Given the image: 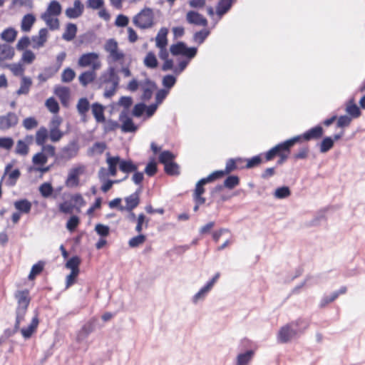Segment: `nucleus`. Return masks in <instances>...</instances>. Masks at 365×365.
Wrapping results in <instances>:
<instances>
[{"label":"nucleus","mask_w":365,"mask_h":365,"mask_svg":"<svg viewBox=\"0 0 365 365\" xmlns=\"http://www.w3.org/2000/svg\"><path fill=\"white\" fill-rule=\"evenodd\" d=\"M46 106L48 110L53 113H56L59 110L58 102L53 98H49L46 101Z\"/></svg>","instance_id":"52"},{"label":"nucleus","mask_w":365,"mask_h":365,"mask_svg":"<svg viewBox=\"0 0 365 365\" xmlns=\"http://www.w3.org/2000/svg\"><path fill=\"white\" fill-rule=\"evenodd\" d=\"M140 87L143 90L142 99L144 101L150 99L156 88L155 83L149 79L140 81Z\"/></svg>","instance_id":"10"},{"label":"nucleus","mask_w":365,"mask_h":365,"mask_svg":"<svg viewBox=\"0 0 365 365\" xmlns=\"http://www.w3.org/2000/svg\"><path fill=\"white\" fill-rule=\"evenodd\" d=\"M120 158L119 156H110L107 153L106 163L108 167V174L113 177L117 174V167L120 168Z\"/></svg>","instance_id":"18"},{"label":"nucleus","mask_w":365,"mask_h":365,"mask_svg":"<svg viewBox=\"0 0 365 365\" xmlns=\"http://www.w3.org/2000/svg\"><path fill=\"white\" fill-rule=\"evenodd\" d=\"M144 64L150 68H155L158 66V61L155 55L153 52H149L144 59Z\"/></svg>","instance_id":"46"},{"label":"nucleus","mask_w":365,"mask_h":365,"mask_svg":"<svg viewBox=\"0 0 365 365\" xmlns=\"http://www.w3.org/2000/svg\"><path fill=\"white\" fill-rule=\"evenodd\" d=\"M300 141V137H294L290 138L282 143H279L276 145L277 149L278 150L279 155L282 154L284 151H289V149L292 146H293L296 143Z\"/></svg>","instance_id":"27"},{"label":"nucleus","mask_w":365,"mask_h":365,"mask_svg":"<svg viewBox=\"0 0 365 365\" xmlns=\"http://www.w3.org/2000/svg\"><path fill=\"white\" fill-rule=\"evenodd\" d=\"M338 297H339V293H331L329 296L323 297L320 301L319 307H324L328 304L334 302Z\"/></svg>","instance_id":"63"},{"label":"nucleus","mask_w":365,"mask_h":365,"mask_svg":"<svg viewBox=\"0 0 365 365\" xmlns=\"http://www.w3.org/2000/svg\"><path fill=\"white\" fill-rule=\"evenodd\" d=\"M18 298L19 307L20 309V312H22V314L24 315L26 313V310L29 304V299L28 298V294L25 292H20L16 295Z\"/></svg>","instance_id":"29"},{"label":"nucleus","mask_w":365,"mask_h":365,"mask_svg":"<svg viewBox=\"0 0 365 365\" xmlns=\"http://www.w3.org/2000/svg\"><path fill=\"white\" fill-rule=\"evenodd\" d=\"M38 324V319L37 316H35L30 324L26 328H23L21 332L23 336L26 339L29 338L32 334L35 331Z\"/></svg>","instance_id":"28"},{"label":"nucleus","mask_w":365,"mask_h":365,"mask_svg":"<svg viewBox=\"0 0 365 365\" xmlns=\"http://www.w3.org/2000/svg\"><path fill=\"white\" fill-rule=\"evenodd\" d=\"M244 162H245V160L242 158H240L228 160L226 163L225 169L224 170L225 173L227 175L236 169L242 168L244 166L238 165V163H244Z\"/></svg>","instance_id":"34"},{"label":"nucleus","mask_w":365,"mask_h":365,"mask_svg":"<svg viewBox=\"0 0 365 365\" xmlns=\"http://www.w3.org/2000/svg\"><path fill=\"white\" fill-rule=\"evenodd\" d=\"M14 141L10 137H0V148L9 150L14 146Z\"/></svg>","instance_id":"53"},{"label":"nucleus","mask_w":365,"mask_h":365,"mask_svg":"<svg viewBox=\"0 0 365 365\" xmlns=\"http://www.w3.org/2000/svg\"><path fill=\"white\" fill-rule=\"evenodd\" d=\"M96 71H87L83 72L79 76V81L80 83L86 86L88 83L93 82L96 78Z\"/></svg>","instance_id":"38"},{"label":"nucleus","mask_w":365,"mask_h":365,"mask_svg":"<svg viewBox=\"0 0 365 365\" xmlns=\"http://www.w3.org/2000/svg\"><path fill=\"white\" fill-rule=\"evenodd\" d=\"M168 29L165 27L161 28L155 36L156 47H166L168 45L167 36Z\"/></svg>","instance_id":"23"},{"label":"nucleus","mask_w":365,"mask_h":365,"mask_svg":"<svg viewBox=\"0 0 365 365\" xmlns=\"http://www.w3.org/2000/svg\"><path fill=\"white\" fill-rule=\"evenodd\" d=\"M334 145V140L330 137H326L323 139L320 144V151L321 153H327L329 151Z\"/></svg>","instance_id":"50"},{"label":"nucleus","mask_w":365,"mask_h":365,"mask_svg":"<svg viewBox=\"0 0 365 365\" xmlns=\"http://www.w3.org/2000/svg\"><path fill=\"white\" fill-rule=\"evenodd\" d=\"M133 24L141 29H146L154 25V14L150 8H145L133 17Z\"/></svg>","instance_id":"3"},{"label":"nucleus","mask_w":365,"mask_h":365,"mask_svg":"<svg viewBox=\"0 0 365 365\" xmlns=\"http://www.w3.org/2000/svg\"><path fill=\"white\" fill-rule=\"evenodd\" d=\"M61 10L62 8L60 3L56 0H53L50 2L46 11L43 13V14L57 16L61 14Z\"/></svg>","instance_id":"31"},{"label":"nucleus","mask_w":365,"mask_h":365,"mask_svg":"<svg viewBox=\"0 0 365 365\" xmlns=\"http://www.w3.org/2000/svg\"><path fill=\"white\" fill-rule=\"evenodd\" d=\"M240 183V179L236 175H230L227 178L224 182V185L225 187L228 189H233L235 187L237 186Z\"/></svg>","instance_id":"49"},{"label":"nucleus","mask_w":365,"mask_h":365,"mask_svg":"<svg viewBox=\"0 0 365 365\" xmlns=\"http://www.w3.org/2000/svg\"><path fill=\"white\" fill-rule=\"evenodd\" d=\"M174 158L175 155L170 151H163L159 155V161L164 165L172 163Z\"/></svg>","instance_id":"51"},{"label":"nucleus","mask_w":365,"mask_h":365,"mask_svg":"<svg viewBox=\"0 0 365 365\" xmlns=\"http://www.w3.org/2000/svg\"><path fill=\"white\" fill-rule=\"evenodd\" d=\"M14 54L15 51L11 46L7 43L0 44V62L12 59Z\"/></svg>","instance_id":"20"},{"label":"nucleus","mask_w":365,"mask_h":365,"mask_svg":"<svg viewBox=\"0 0 365 365\" xmlns=\"http://www.w3.org/2000/svg\"><path fill=\"white\" fill-rule=\"evenodd\" d=\"M86 167L79 165L72 168L69 172L66 180V185L68 187H75L79 185V177L85 172Z\"/></svg>","instance_id":"7"},{"label":"nucleus","mask_w":365,"mask_h":365,"mask_svg":"<svg viewBox=\"0 0 365 365\" xmlns=\"http://www.w3.org/2000/svg\"><path fill=\"white\" fill-rule=\"evenodd\" d=\"M23 126L26 130H31L38 126V121L34 117H29L23 120Z\"/></svg>","instance_id":"62"},{"label":"nucleus","mask_w":365,"mask_h":365,"mask_svg":"<svg viewBox=\"0 0 365 365\" xmlns=\"http://www.w3.org/2000/svg\"><path fill=\"white\" fill-rule=\"evenodd\" d=\"M31 85L32 80L30 77L22 76L20 88L16 91V94L18 96L27 95L29 93Z\"/></svg>","instance_id":"24"},{"label":"nucleus","mask_w":365,"mask_h":365,"mask_svg":"<svg viewBox=\"0 0 365 365\" xmlns=\"http://www.w3.org/2000/svg\"><path fill=\"white\" fill-rule=\"evenodd\" d=\"M126 206L125 209L128 211H132L139 204V195L135 192L125 199Z\"/></svg>","instance_id":"33"},{"label":"nucleus","mask_w":365,"mask_h":365,"mask_svg":"<svg viewBox=\"0 0 365 365\" xmlns=\"http://www.w3.org/2000/svg\"><path fill=\"white\" fill-rule=\"evenodd\" d=\"M16 35L17 32L14 29L8 28L1 34V38L6 42L11 43L16 39Z\"/></svg>","instance_id":"41"},{"label":"nucleus","mask_w":365,"mask_h":365,"mask_svg":"<svg viewBox=\"0 0 365 365\" xmlns=\"http://www.w3.org/2000/svg\"><path fill=\"white\" fill-rule=\"evenodd\" d=\"M12 168L13 165L11 163L6 165L4 176L1 178L3 180L4 178H6L5 183L9 187L14 186L21 175V172L19 169L16 168L11 170Z\"/></svg>","instance_id":"8"},{"label":"nucleus","mask_w":365,"mask_h":365,"mask_svg":"<svg viewBox=\"0 0 365 365\" xmlns=\"http://www.w3.org/2000/svg\"><path fill=\"white\" fill-rule=\"evenodd\" d=\"M94 331V324L89 322L85 324L82 328L78 331L76 335V341L79 343L87 339L90 334Z\"/></svg>","instance_id":"17"},{"label":"nucleus","mask_w":365,"mask_h":365,"mask_svg":"<svg viewBox=\"0 0 365 365\" xmlns=\"http://www.w3.org/2000/svg\"><path fill=\"white\" fill-rule=\"evenodd\" d=\"M48 34V32L46 29H40L38 34L31 38L32 47L35 49L43 47L47 41Z\"/></svg>","instance_id":"13"},{"label":"nucleus","mask_w":365,"mask_h":365,"mask_svg":"<svg viewBox=\"0 0 365 365\" xmlns=\"http://www.w3.org/2000/svg\"><path fill=\"white\" fill-rule=\"evenodd\" d=\"M232 2V0H221L219 2L216 11L220 18L230 9Z\"/></svg>","instance_id":"36"},{"label":"nucleus","mask_w":365,"mask_h":365,"mask_svg":"<svg viewBox=\"0 0 365 365\" xmlns=\"http://www.w3.org/2000/svg\"><path fill=\"white\" fill-rule=\"evenodd\" d=\"M43 269V263L41 262H39L33 265L31 270L30 272V274L29 275V279H33L35 278L36 275L40 274L41 271Z\"/></svg>","instance_id":"58"},{"label":"nucleus","mask_w":365,"mask_h":365,"mask_svg":"<svg viewBox=\"0 0 365 365\" xmlns=\"http://www.w3.org/2000/svg\"><path fill=\"white\" fill-rule=\"evenodd\" d=\"M84 11V6L80 0H75L73 6L66 9L65 14L69 19H77L81 16Z\"/></svg>","instance_id":"11"},{"label":"nucleus","mask_w":365,"mask_h":365,"mask_svg":"<svg viewBox=\"0 0 365 365\" xmlns=\"http://www.w3.org/2000/svg\"><path fill=\"white\" fill-rule=\"evenodd\" d=\"M99 86L104 89L103 96L110 98L113 96L119 87L120 77L113 66H110L99 78Z\"/></svg>","instance_id":"1"},{"label":"nucleus","mask_w":365,"mask_h":365,"mask_svg":"<svg viewBox=\"0 0 365 365\" xmlns=\"http://www.w3.org/2000/svg\"><path fill=\"white\" fill-rule=\"evenodd\" d=\"M119 169L123 173L128 174L132 172H135L138 169V167L131 160H123L120 158ZM127 178H128V175H125V177L123 178V180H125Z\"/></svg>","instance_id":"25"},{"label":"nucleus","mask_w":365,"mask_h":365,"mask_svg":"<svg viewBox=\"0 0 365 365\" xmlns=\"http://www.w3.org/2000/svg\"><path fill=\"white\" fill-rule=\"evenodd\" d=\"M104 48L110 54L118 49V45L115 40L110 38L106 41Z\"/></svg>","instance_id":"61"},{"label":"nucleus","mask_w":365,"mask_h":365,"mask_svg":"<svg viewBox=\"0 0 365 365\" xmlns=\"http://www.w3.org/2000/svg\"><path fill=\"white\" fill-rule=\"evenodd\" d=\"M219 277L220 273H216L211 279H210L203 287L200 289L197 293H195L192 297L191 302L195 305L198 304L200 302H202L206 299L210 292L212 289Z\"/></svg>","instance_id":"5"},{"label":"nucleus","mask_w":365,"mask_h":365,"mask_svg":"<svg viewBox=\"0 0 365 365\" xmlns=\"http://www.w3.org/2000/svg\"><path fill=\"white\" fill-rule=\"evenodd\" d=\"M54 93L60 98L63 104H66L69 100L70 90L67 87L56 86Z\"/></svg>","instance_id":"30"},{"label":"nucleus","mask_w":365,"mask_h":365,"mask_svg":"<svg viewBox=\"0 0 365 365\" xmlns=\"http://www.w3.org/2000/svg\"><path fill=\"white\" fill-rule=\"evenodd\" d=\"M48 130L44 128L41 127L40 128L36 133V143L38 145H44L47 138H48Z\"/></svg>","instance_id":"42"},{"label":"nucleus","mask_w":365,"mask_h":365,"mask_svg":"<svg viewBox=\"0 0 365 365\" xmlns=\"http://www.w3.org/2000/svg\"><path fill=\"white\" fill-rule=\"evenodd\" d=\"M78 65L80 67H91V70H99L102 66V63L99 59V54L95 52H90L82 54L78 61Z\"/></svg>","instance_id":"4"},{"label":"nucleus","mask_w":365,"mask_h":365,"mask_svg":"<svg viewBox=\"0 0 365 365\" xmlns=\"http://www.w3.org/2000/svg\"><path fill=\"white\" fill-rule=\"evenodd\" d=\"M291 195L290 189L287 186H282L275 190L274 196L277 199H284Z\"/></svg>","instance_id":"44"},{"label":"nucleus","mask_w":365,"mask_h":365,"mask_svg":"<svg viewBox=\"0 0 365 365\" xmlns=\"http://www.w3.org/2000/svg\"><path fill=\"white\" fill-rule=\"evenodd\" d=\"M4 67L8 68L16 76H24L25 68L21 62L6 64Z\"/></svg>","instance_id":"37"},{"label":"nucleus","mask_w":365,"mask_h":365,"mask_svg":"<svg viewBox=\"0 0 365 365\" xmlns=\"http://www.w3.org/2000/svg\"><path fill=\"white\" fill-rule=\"evenodd\" d=\"M210 32L205 29L196 32L193 36L194 41L200 44L208 36Z\"/></svg>","instance_id":"60"},{"label":"nucleus","mask_w":365,"mask_h":365,"mask_svg":"<svg viewBox=\"0 0 365 365\" xmlns=\"http://www.w3.org/2000/svg\"><path fill=\"white\" fill-rule=\"evenodd\" d=\"M36 58V56L33 51L31 50H26L21 56V61L30 64Z\"/></svg>","instance_id":"59"},{"label":"nucleus","mask_w":365,"mask_h":365,"mask_svg":"<svg viewBox=\"0 0 365 365\" xmlns=\"http://www.w3.org/2000/svg\"><path fill=\"white\" fill-rule=\"evenodd\" d=\"M186 20L190 24L206 26L207 19L202 15L195 11H190L186 14Z\"/></svg>","instance_id":"14"},{"label":"nucleus","mask_w":365,"mask_h":365,"mask_svg":"<svg viewBox=\"0 0 365 365\" xmlns=\"http://www.w3.org/2000/svg\"><path fill=\"white\" fill-rule=\"evenodd\" d=\"M197 51L196 48H188L183 42H178L175 44L171 45L170 48V51L173 56L182 55L186 56L189 59L195 56Z\"/></svg>","instance_id":"6"},{"label":"nucleus","mask_w":365,"mask_h":365,"mask_svg":"<svg viewBox=\"0 0 365 365\" xmlns=\"http://www.w3.org/2000/svg\"><path fill=\"white\" fill-rule=\"evenodd\" d=\"M81 263V259L78 257H73L68 260L66 264V267L71 269V272H79L78 266Z\"/></svg>","instance_id":"45"},{"label":"nucleus","mask_w":365,"mask_h":365,"mask_svg":"<svg viewBox=\"0 0 365 365\" xmlns=\"http://www.w3.org/2000/svg\"><path fill=\"white\" fill-rule=\"evenodd\" d=\"M76 76L74 71L70 68H66L61 74V81L64 83L71 82Z\"/></svg>","instance_id":"54"},{"label":"nucleus","mask_w":365,"mask_h":365,"mask_svg":"<svg viewBox=\"0 0 365 365\" xmlns=\"http://www.w3.org/2000/svg\"><path fill=\"white\" fill-rule=\"evenodd\" d=\"M149 220L145 217L143 214H140L137 219V225L135 227V230L138 233L141 232L143 230V227L144 226L145 228L148 226Z\"/></svg>","instance_id":"48"},{"label":"nucleus","mask_w":365,"mask_h":365,"mask_svg":"<svg viewBox=\"0 0 365 365\" xmlns=\"http://www.w3.org/2000/svg\"><path fill=\"white\" fill-rule=\"evenodd\" d=\"M29 147L28 143L23 140H19L17 141L15 153L17 155L25 156L29 153Z\"/></svg>","instance_id":"43"},{"label":"nucleus","mask_w":365,"mask_h":365,"mask_svg":"<svg viewBox=\"0 0 365 365\" xmlns=\"http://www.w3.org/2000/svg\"><path fill=\"white\" fill-rule=\"evenodd\" d=\"M36 21L35 16L31 14H29L25 15L21 21V28L23 31L28 32L31 30L33 24H34Z\"/></svg>","instance_id":"35"},{"label":"nucleus","mask_w":365,"mask_h":365,"mask_svg":"<svg viewBox=\"0 0 365 365\" xmlns=\"http://www.w3.org/2000/svg\"><path fill=\"white\" fill-rule=\"evenodd\" d=\"M41 19L46 22L50 29L56 30L59 28V21L55 16L42 14Z\"/></svg>","instance_id":"39"},{"label":"nucleus","mask_w":365,"mask_h":365,"mask_svg":"<svg viewBox=\"0 0 365 365\" xmlns=\"http://www.w3.org/2000/svg\"><path fill=\"white\" fill-rule=\"evenodd\" d=\"M308 327V323L303 319H297L283 326L278 331L277 341L287 343L299 337Z\"/></svg>","instance_id":"2"},{"label":"nucleus","mask_w":365,"mask_h":365,"mask_svg":"<svg viewBox=\"0 0 365 365\" xmlns=\"http://www.w3.org/2000/svg\"><path fill=\"white\" fill-rule=\"evenodd\" d=\"M103 107L101 104L94 103L92 106V113L94 115L97 122L103 123L105 121V117L103 114Z\"/></svg>","instance_id":"40"},{"label":"nucleus","mask_w":365,"mask_h":365,"mask_svg":"<svg viewBox=\"0 0 365 365\" xmlns=\"http://www.w3.org/2000/svg\"><path fill=\"white\" fill-rule=\"evenodd\" d=\"M146 240V237L143 235H139L130 239L128 245L130 247H137L139 245L143 244Z\"/></svg>","instance_id":"55"},{"label":"nucleus","mask_w":365,"mask_h":365,"mask_svg":"<svg viewBox=\"0 0 365 365\" xmlns=\"http://www.w3.org/2000/svg\"><path fill=\"white\" fill-rule=\"evenodd\" d=\"M89 106L90 104L88 99L83 98H81L77 103V110L81 115H83L89 110Z\"/></svg>","instance_id":"47"},{"label":"nucleus","mask_w":365,"mask_h":365,"mask_svg":"<svg viewBox=\"0 0 365 365\" xmlns=\"http://www.w3.org/2000/svg\"><path fill=\"white\" fill-rule=\"evenodd\" d=\"M47 161L48 158L41 152L35 154L32 158V162L36 165H43Z\"/></svg>","instance_id":"56"},{"label":"nucleus","mask_w":365,"mask_h":365,"mask_svg":"<svg viewBox=\"0 0 365 365\" xmlns=\"http://www.w3.org/2000/svg\"><path fill=\"white\" fill-rule=\"evenodd\" d=\"M322 135L323 128L321 126L318 125L309 129L302 135H297L296 137H300V140H304L308 141L312 139H318L321 138Z\"/></svg>","instance_id":"15"},{"label":"nucleus","mask_w":365,"mask_h":365,"mask_svg":"<svg viewBox=\"0 0 365 365\" xmlns=\"http://www.w3.org/2000/svg\"><path fill=\"white\" fill-rule=\"evenodd\" d=\"M119 120L121 123V130L124 133H132L137 130V126L135 125L132 119L130 118L128 111L123 110L119 115Z\"/></svg>","instance_id":"9"},{"label":"nucleus","mask_w":365,"mask_h":365,"mask_svg":"<svg viewBox=\"0 0 365 365\" xmlns=\"http://www.w3.org/2000/svg\"><path fill=\"white\" fill-rule=\"evenodd\" d=\"M346 112L349 114V117H351L352 119L357 118L361 115L360 109L355 103L354 98H351L346 102Z\"/></svg>","instance_id":"22"},{"label":"nucleus","mask_w":365,"mask_h":365,"mask_svg":"<svg viewBox=\"0 0 365 365\" xmlns=\"http://www.w3.org/2000/svg\"><path fill=\"white\" fill-rule=\"evenodd\" d=\"M104 123V131L106 133H108L110 131H113L116 130L119 127V124L118 122L113 120H108L103 122Z\"/></svg>","instance_id":"64"},{"label":"nucleus","mask_w":365,"mask_h":365,"mask_svg":"<svg viewBox=\"0 0 365 365\" xmlns=\"http://www.w3.org/2000/svg\"><path fill=\"white\" fill-rule=\"evenodd\" d=\"M14 206L21 214H29L31 212L32 204L28 200L22 199L15 201Z\"/></svg>","instance_id":"21"},{"label":"nucleus","mask_w":365,"mask_h":365,"mask_svg":"<svg viewBox=\"0 0 365 365\" xmlns=\"http://www.w3.org/2000/svg\"><path fill=\"white\" fill-rule=\"evenodd\" d=\"M61 150V158L68 160L76 155L78 146L76 142H71L63 147Z\"/></svg>","instance_id":"19"},{"label":"nucleus","mask_w":365,"mask_h":365,"mask_svg":"<svg viewBox=\"0 0 365 365\" xmlns=\"http://www.w3.org/2000/svg\"><path fill=\"white\" fill-rule=\"evenodd\" d=\"M207 182L203 178L200 180L195 186V189L193 193V199L195 203L204 204L205 202V198L202 196L205 192L203 186Z\"/></svg>","instance_id":"16"},{"label":"nucleus","mask_w":365,"mask_h":365,"mask_svg":"<svg viewBox=\"0 0 365 365\" xmlns=\"http://www.w3.org/2000/svg\"><path fill=\"white\" fill-rule=\"evenodd\" d=\"M76 25L73 23H68L66 26V29L62 35V38L66 41H71L76 37Z\"/></svg>","instance_id":"26"},{"label":"nucleus","mask_w":365,"mask_h":365,"mask_svg":"<svg viewBox=\"0 0 365 365\" xmlns=\"http://www.w3.org/2000/svg\"><path fill=\"white\" fill-rule=\"evenodd\" d=\"M18 123V117L14 113H9L6 115L0 116V129L6 130L16 125Z\"/></svg>","instance_id":"12"},{"label":"nucleus","mask_w":365,"mask_h":365,"mask_svg":"<svg viewBox=\"0 0 365 365\" xmlns=\"http://www.w3.org/2000/svg\"><path fill=\"white\" fill-rule=\"evenodd\" d=\"M254 355V351L248 350L244 353L239 354L236 359V365H248Z\"/></svg>","instance_id":"32"},{"label":"nucleus","mask_w":365,"mask_h":365,"mask_svg":"<svg viewBox=\"0 0 365 365\" xmlns=\"http://www.w3.org/2000/svg\"><path fill=\"white\" fill-rule=\"evenodd\" d=\"M39 192L44 197H48L53 192V187L50 183L44 182L39 187Z\"/></svg>","instance_id":"57"}]
</instances>
